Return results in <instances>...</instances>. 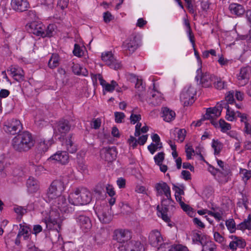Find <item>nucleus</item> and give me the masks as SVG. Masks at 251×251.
<instances>
[{"label": "nucleus", "instance_id": "obj_30", "mask_svg": "<svg viewBox=\"0 0 251 251\" xmlns=\"http://www.w3.org/2000/svg\"><path fill=\"white\" fill-rule=\"evenodd\" d=\"M232 238L233 240L229 243V248L233 251H235L237 248H243L246 246L245 242L242 239L233 236H232Z\"/></svg>", "mask_w": 251, "mask_h": 251}, {"label": "nucleus", "instance_id": "obj_33", "mask_svg": "<svg viewBox=\"0 0 251 251\" xmlns=\"http://www.w3.org/2000/svg\"><path fill=\"white\" fill-rule=\"evenodd\" d=\"M63 146L65 147L67 153H74L77 151L76 146L72 140L71 136L66 139Z\"/></svg>", "mask_w": 251, "mask_h": 251}, {"label": "nucleus", "instance_id": "obj_8", "mask_svg": "<svg viewBox=\"0 0 251 251\" xmlns=\"http://www.w3.org/2000/svg\"><path fill=\"white\" fill-rule=\"evenodd\" d=\"M139 47L137 36L133 34L127 38L123 43L122 48L124 51H128L129 54L134 52Z\"/></svg>", "mask_w": 251, "mask_h": 251}, {"label": "nucleus", "instance_id": "obj_27", "mask_svg": "<svg viewBox=\"0 0 251 251\" xmlns=\"http://www.w3.org/2000/svg\"><path fill=\"white\" fill-rule=\"evenodd\" d=\"M26 187L29 193H36L39 189V182L33 177L30 176L26 181Z\"/></svg>", "mask_w": 251, "mask_h": 251}, {"label": "nucleus", "instance_id": "obj_15", "mask_svg": "<svg viewBox=\"0 0 251 251\" xmlns=\"http://www.w3.org/2000/svg\"><path fill=\"white\" fill-rule=\"evenodd\" d=\"M101 59L106 65L115 70L119 69L121 64L114 59L111 51H107L101 54Z\"/></svg>", "mask_w": 251, "mask_h": 251}, {"label": "nucleus", "instance_id": "obj_36", "mask_svg": "<svg viewBox=\"0 0 251 251\" xmlns=\"http://www.w3.org/2000/svg\"><path fill=\"white\" fill-rule=\"evenodd\" d=\"M206 240V238L204 236L201 235V234L197 232H193L192 233V241L196 244H200L201 245L204 244Z\"/></svg>", "mask_w": 251, "mask_h": 251}, {"label": "nucleus", "instance_id": "obj_53", "mask_svg": "<svg viewBox=\"0 0 251 251\" xmlns=\"http://www.w3.org/2000/svg\"><path fill=\"white\" fill-rule=\"evenodd\" d=\"M73 53L77 57H81L83 55V51L78 44L75 45Z\"/></svg>", "mask_w": 251, "mask_h": 251}, {"label": "nucleus", "instance_id": "obj_43", "mask_svg": "<svg viewBox=\"0 0 251 251\" xmlns=\"http://www.w3.org/2000/svg\"><path fill=\"white\" fill-rule=\"evenodd\" d=\"M51 145V142L48 140L41 141L38 144V149L41 152H46L49 149V147Z\"/></svg>", "mask_w": 251, "mask_h": 251}, {"label": "nucleus", "instance_id": "obj_1", "mask_svg": "<svg viewBox=\"0 0 251 251\" xmlns=\"http://www.w3.org/2000/svg\"><path fill=\"white\" fill-rule=\"evenodd\" d=\"M155 189L157 196L164 195L166 198H163L160 205L157 206V210L161 216L162 219L166 222L169 223L170 219L168 216L169 207L171 210L174 208L175 202L172 200L171 195V189L169 185L165 182L161 181L155 184Z\"/></svg>", "mask_w": 251, "mask_h": 251}, {"label": "nucleus", "instance_id": "obj_12", "mask_svg": "<svg viewBox=\"0 0 251 251\" xmlns=\"http://www.w3.org/2000/svg\"><path fill=\"white\" fill-rule=\"evenodd\" d=\"M198 75L196 76V79L198 80L200 78V82L202 86L205 87H208L211 86L212 82L216 80L215 76L210 75L207 72L201 73V69L200 68L197 70Z\"/></svg>", "mask_w": 251, "mask_h": 251}, {"label": "nucleus", "instance_id": "obj_50", "mask_svg": "<svg viewBox=\"0 0 251 251\" xmlns=\"http://www.w3.org/2000/svg\"><path fill=\"white\" fill-rule=\"evenodd\" d=\"M115 120L117 123H122L123 122L126 116L123 112H115L114 113Z\"/></svg>", "mask_w": 251, "mask_h": 251}, {"label": "nucleus", "instance_id": "obj_45", "mask_svg": "<svg viewBox=\"0 0 251 251\" xmlns=\"http://www.w3.org/2000/svg\"><path fill=\"white\" fill-rule=\"evenodd\" d=\"M239 174L245 182L251 177V171H248L246 169H241Z\"/></svg>", "mask_w": 251, "mask_h": 251}, {"label": "nucleus", "instance_id": "obj_16", "mask_svg": "<svg viewBox=\"0 0 251 251\" xmlns=\"http://www.w3.org/2000/svg\"><path fill=\"white\" fill-rule=\"evenodd\" d=\"M149 241L151 246L157 247L162 246L164 240L160 232L157 229L152 230L149 234Z\"/></svg>", "mask_w": 251, "mask_h": 251}, {"label": "nucleus", "instance_id": "obj_49", "mask_svg": "<svg viewBox=\"0 0 251 251\" xmlns=\"http://www.w3.org/2000/svg\"><path fill=\"white\" fill-rule=\"evenodd\" d=\"M117 86H118L117 82L114 80H112L110 83H108L106 84L104 89L107 92H112L114 90Z\"/></svg>", "mask_w": 251, "mask_h": 251}, {"label": "nucleus", "instance_id": "obj_63", "mask_svg": "<svg viewBox=\"0 0 251 251\" xmlns=\"http://www.w3.org/2000/svg\"><path fill=\"white\" fill-rule=\"evenodd\" d=\"M106 190L107 194L111 197L115 195V192L114 190V188L112 185L108 184L106 187Z\"/></svg>", "mask_w": 251, "mask_h": 251}, {"label": "nucleus", "instance_id": "obj_40", "mask_svg": "<svg viewBox=\"0 0 251 251\" xmlns=\"http://www.w3.org/2000/svg\"><path fill=\"white\" fill-rule=\"evenodd\" d=\"M226 119L229 121H233L237 118V111L235 112L234 110L230 107L229 105L226 108Z\"/></svg>", "mask_w": 251, "mask_h": 251}, {"label": "nucleus", "instance_id": "obj_48", "mask_svg": "<svg viewBox=\"0 0 251 251\" xmlns=\"http://www.w3.org/2000/svg\"><path fill=\"white\" fill-rule=\"evenodd\" d=\"M213 83L214 84V87L219 90L224 89L226 86V84L225 83V81H223L220 79H218L216 77V80H214Z\"/></svg>", "mask_w": 251, "mask_h": 251}, {"label": "nucleus", "instance_id": "obj_38", "mask_svg": "<svg viewBox=\"0 0 251 251\" xmlns=\"http://www.w3.org/2000/svg\"><path fill=\"white\" fill-rule=\"evenodd\" d=\"M72 71L74 74L80 75H82L84 76H86L88 75V72L85 69H83L78 64L73 63V65L72 66Z\"/></svg>", "mask_w": 251, "mask_h": 251}, {"label": "nucleus", "instance_id": "obj_18", "mask_svg": "<svg viewBox=\"0 0 251 251\" xmlns=\"http://www.w3.org/2000/svg\"><path fill=\"white\" fill-rule=\"evenodd\" d=\"M102 158L107 162H112L116 159L117 156L116 149L114 147L104 148L100 151Z\"/></svg>", "mask_w": 251, "mask_h": 251}, {"label": "nucleus", "instance_id": "obj_5", "mask_svg": "<svg viewBox=\"0 0 251 251\" xmlns=\"http://www.w3.org/2000/svg\"><path fill=\"white\" fill-rule=\"evenodd\" d=\"M132 232L128 229H117L113 234V239L118 243L122 244V247L132 239Z\"/></svg>", "mask_w": 251, "mask_h": 251}, {"label": "nucleus", "instance_id": "obj_20", "mask_svg": "<svg viewBox=\"0 0 251 251\" xmlns=\"http://www.w3.org/2000/svg\"><path fill=\"white\" fill-rule=\"evenodd\" d=\"M124 250L125 251H144V246L139 241L131 239L126 244L124 245Z\"/></svg>", "mask_w": 251, "mask_h": 251}, {"label": "nucleus", "instance_id": "obj_26", "mask_svg": "<svg viewBox=\"0 0 251 251\" xmlns=\"http://www.w3.org/2000/svg\"><path fill=\"white\" fill-rule=\"evenodd\" d=\"M50 158L56 160L62 164H65L68 162L69 155L66 151H58L52 155Z\"/></svg>", "mask_w": 251, "mask_h": 251}, {"label": "nucleus", "instance_id": "obj_7", "mask_svg": "<svg viewBox=\"0 0 251 251\" xmlns=\"http://www.w3.org/2000/svg\"><path fill=\"white\" fill-rule=\"evenodd\" d=\"M196 94V90L191 86L184 88L180 96V100L184 106H188L194 101V96Z\"/></svg>", "mask_w": 251, "mask_h": 251}, {"label": "nucleus", "instance_id": "obj_9", "mask_svg": "<svg viewBox=\"0 0 251 251\" xmlns=\"http://www.w3.org/2000/svg\"><path fill=\"white\" fill-rule=\"evenodd\" d=\"M23 129L21 122L15 119L9 120L4 125V130L11 134L14 135L20 132Z\"/></svg>", "mask_w": 251, "mask_h": 251}, {"label": "nucleus", "instance_id": "obj_46", "mask_svg": "<svg viewBox=\"0 0 251 251\" xmlns=\"http://www.w3.org/2000/svg\"><path fill=\"white\" fill-rule=\"evenodd\" d=\"M212 147L214 150V154H218L222 148V144L217 140H213Z\"/></svg>", "mask_w": 251, "mask_h": 251}, {"label": "nucleus", "instance_id": "obj_22", "mask_svg": "<svg viewBox=\"0 0 251 251\" xmlns=\"http://www.w3.org/2000/svg\"><path fill=\"white\" fill-rule=\"evenodd\" d=\"M11 6L15 11L23 12L27 10L29 3L26 0H12Z\"/></svg>", "mask_w": 251, "mask_h": 251}, {"label": "nucleus", "instance_id": "obj_55", "mask_svg": "<svg viewBox=\"0 0 251 251\" xmlns=\"http://www.w3.org/2000/svg\"><path fill=\"white\" fill-rule=\"evenodd\" d=\"M162 148V143L160 144H153L151 143L150 145L148 147V149L150 152L153 154L158 148Z\"/></svg>", "mask_w": 251, "mask_h": 251}, {"label": "nucleus", "instance_id": "obj_19", "mask_svg": "<svg viewBox=\"0 0 251 251\" xmlns=\"http://www.w3.org/2000/svg\"><path fill=\"white\" fill-rule=\"evenodd\" d=\"M19 226V232L15 241V243L17 246H19L21 244L22 235H31V229L29 226L23 223L20 224Z\"/></svg>", "mask_w": 251, "mask_h": 251}, {"label": "nucleus", "instance_id": "obj_31", "mask_svg": "<svg viewBox=\"0 0 251 251\" xmlns=\"http://www.w3.org/2000/svg\"><path fill=\"white\" fill-rule=\"evenodd\" d=\"M162 117L164 121L169 122L174 120L176 117L175 112L168 107L162 108Z\"/></svg>", "mask_w": 251, "mask_h": 251}, {"label": "nucleus", "instance_id": "obj_17", "mask_svg": "<svg viewBox=\"0 0 251 251\" xmlns=\"http://www.w3.org/2000/svg\"><path fill=\"white\" fill-rule=\"evenodd\" d=\"M76 221L80 227L84 232H87L92 227L91 221L89 217L84 215H79L76 217Z\"/></svg>", "mask_w": 251, "mask_h": 251}, {"label": "nucleus", "instance_id": "obj_54", "mask_svg": "<svg viewBox=\"0 0 251 251\" xmlns=\"http://www.w3.org/2000/svg\"><path fill=\"white\" fill-rule=\"evenodd\" d=\"M234 92L229 91L228 94L226 96V100L224 101H226L228 105L229 104L232 105L234 102Z\"/></svg>", "mask_w": 251, "mask_h": 251}, {"label": "nucleus", "instance_id": "obj_6", "mask_svg": "<svg viewBox=\"0 0 251 251\" xmlns=\"http://www.w3.org/2000/svg\"><path fill=\"white\" fill-rule=\"evenodd\" d=\"M111 210V208L106 204L96 207V213L102 223L108 224L111 221L113 216Z\"/></svg>", "mask_w": 251, "mask_h": 251}, {"label": "nucleus", "instance_id": "obj_61", "mask_svg": "<svg viewBox=\"0 0 251 251\" xmlns=\"http://www.w3.org/2000/svg\"><path fill=\"white\" fill-rule=\"evenodd\" d=\"M131 123L132 124H135L137 122L141 119V116L140 114H134L132 113L130 117Z\"/></svg>", "mask_w": 251, "mask_h": 251}, {"label": "nucleus", "instance_id": "obj_25", "mask_svg": "<svg viewBox=\"0 0 251 251\" xmlns=\"http://www.w3.org/2000/svg\"><path fill=\"white\" fill-rule=\"evenodd\" d=\"M60 217L58 212H55L53 210L50 213V216L47 220H45L47 227L49 229H51L52 226L57 224Z\"/></svg>", "mask_w": 251, "mask_h": 251}, {"label": "nucleus", "instance_id": "obj_62", "mask_svg": "<svg viewBox=\"0 0 251 251\" xmlns=\"http://www.w3.org/2000/svg\"><path fill=\"white\" fill-rule=\"evenodd\" d=\"M207 214L209 215L214 217L216 219H217L218 221H220L222 219V214L220 212H212L211 211H207Z\"/></svg>", "mask_w": 251, "mask_h": 251}, {"label": "nucleus", "instance_id": "obj_29", "mask_svg": "<svg viewBox=\"0 0 251 251\" xmlns=\"http://www.w3.org/2000/svg\"><path fill=\"white\" fill-rule=\"evenodd\" d=\"M228 9L231 14L237 16H240L243 14L245 11L243 5L236 3L230 4Z\"/></svg>", "mask_w": 251, "mask_h": 251}, {"label": "nucleus", "instance_id": "obj_35", "mask_svg": "<svg viewBox=\"0 0 251 251\" xmlns=\"http://www.w3.org/2000/svg\"><path fill=\"white\" fill-rule=\"evenodd\" d=\"M186 131L183 129H176L171 133V136L172 135L176 136V138H174V140H176L180 142H182L185 137Z\"/></svg>", "mask_w": 251, "mask_h": 251}, {"label": "nucleus", "instance_id": "obj_2", "mask_svg": "<svg viewBox=\"0 0 251 251\" xmlns=\"http://www.w3.org/2000/svg\"><path fill=\"white\" fill-rule=\"evenodd\" d=\"M35 140L32 134L28 131L18 134L12 140V147L17 152H27L34 146Z\"/></svg>", "mask_w": 251, "mask_h": 251}, {"label": "nucleus", "instance_id": "obj_21", "mask_svg": "<svg viewBox=\"0 0 251 251\" xmlns=\"http://www.w3.org/2000/svg\"><path fill=\"white\" fill-rule=\"evenodd\" d=\"M7 72H10L15 80L21 82L24 80V73L23 70L16 66H11L7 70Z\"/></svg>", "mask_w": 251, "mask_h": 251}, {"label": "nucleus", "instance_id": "obj_32", "mask_svg": "<svg viewBox=\"0 0 251 251\" xmlns=\"http://www.w3.org/2000/svg\"><path fill=\"white\" fill-rule=\"evenodd\" d=\"M157 251H187L186 247L180 245L175 246L166 247L165 244L158 248Z\"/></svg>", "mask_w": 251, "mask_h": 251}, {"label": "nucleus", "instance_id": "obj_14", "mask_svg": "<svg viewBox=\"0 0 251 251\" xmlns=\"http://www.w3.org/2000/svg\"><path fill=\"white\" fill-rule=\"evenodd\" d=\"M45 28V26L42 23L36 21L33 22L26 26V29L29 33L41 37H42L43 30Z\"/></svg>", "mask_w": 251, "mask_h": 251}, {"label": "nucleus", "instance_id": "obj_41", "mask_svg": "<svg viewBox=\"0 0 251 251\" xmlns=\"http://www.w3.org/2000/svg\"><path fill=\"white\" fill-rule=\"evenodd\" d=\"M59 65V56L56 54H52L48 62V66L51 69L56 68Z\"/></svg>", "mask_w": 251, "mask_h": 251}, {"label": "nucleus", "instance_id": "obj_59", "mask_svg": "<svg viewBox=\"0 0 251 251\" xmlns=\"http://www.w3.org/2000/svg\"><path fill=\"white\" fill-rule=\"evenodd\" d=\"M214 238L217 242L224 244V238L219 232H215L214 233Z\"/></svg>", "mask_w": 251, "mask_h": 251}, {"label": "nucleus", "instance_id": "obj_39", "mask_svg": "<svg viewBox=\"0 0 251 251\" xmlns=\"http://www.w3.org/2000/svg\"><path fill=\"white\" fill-rule=\"evenodd\" d=\"M201 246H202V251H216V245L212 241L206 240Z\"/></svg>", "mask_w": 251, "mask_h": 251}, {"label": "nucleus", "instance_id": "obj_60", "mask_svg": "<svg viewBox=\"0 0 251 251\" xmlns=\"http://www.w3.org/2000/svg\"><path fill=\"white\" fill-rule=\"evenodd\" d=\"M113 19L114 17L112 15L110 12L107 11L103 13V20L105 23H109Z\"/></svg>", "mask_w": 251, "mask_h": 251}, {"label": "nucleus", "instance_id": "obj_47", "mask_svg": "<svg viewBox=\"0 0 251 251\" xmlns=\"http://www.w3.org/2000/svg\"><path fill=\"white\" fill-rule=\"evenodd\" d=\"M219 125L221 128V131L223 132H226L231 128L230 125L222 119L220 120Z\"/></svg>", "mask_w": 251, "mask_h": 251}, {"label": "nucleus", "instance_id": "obj_56", "mask_svg": "<svg viewBox=\"0 0 251 251\" xmlns=\"http://www.w3.org/2000/svg\"><path fill=\"white\" fill-rule=\"evenodd\" d=\"M210 114H214L216 117H219L221 115L220 113L218 114V111L216 109V107L209 108L207 109L206 115L207 118H209Z\"/></svg>", "mask_w": 251, "mask_h": 251}, {"label": "nucleus", "instance_id": "obj_28", "mask_svg": "<svg viewBox=\"0 0 251 251\" xmlns=\"http://www.w3.org/2000/svg\"><path fill=\"white\" fill-rule=\"evenodd\" d=\"M128 79L131 82L136 81L135 87L138 91L139 96H140V93L145 90V87L143 85L142 79H139L137 76L132 74L128 75Z\"/></svg>", "mask_w": 251, "mask_h": 251}, {"label": "nucleus", "instance_id": "obj_23", "mask_svg": "<svg viewBox=\"0 0 251 251\" xmlns=\"http://www.w3.org/2000/svg\"><path fill=\"white\" fill-rule=\"evenodd\" d=\"M212 169V173L213 175H217L218 176L223 177L221 181L227 182L228 181V175L230 174V170L228 166L225 165L224 167H221L220 169H215L214 167H210Z\"/></svg>", "mask_w": 251, "mask_h": 251}, {"label": "nucleus", "instance_id": "obj_58", "mask_svg": "<svg viewBox=\"0 0 251 251\" xmlns=\"http://www.w3.org/2000/svg\"><path fill=\"white\" fill-rule=\"evenodd\" d=\"M180 205L183 210L187 213L188 214L190 215L193 213L192 208L189 205L185 204L184 202H181Z\"/></svg>", "mask_w": 251, "mask_h": 251}, {"label": "nucleus", "instance_id": "obj_13", "mask_svg": "<svg viewBox=\"0 0 251 251\" xmlns=\"http://www.w3.org/2000/svg\"><path fill=\"white\" fill-rule=\"evenodd\" d=\"M251 75V67L246 66L241 68L240 73L237 75L239 85L243 86L249 81Z\"/></svg>", "mask_w": 251, "mask_h": 251}, {"label": "nucleus", "instance_id": "obj_44", "mask_svg": "<svg viewBox=\"0 0 251 251\" xmlns=\"http://www.w3.org/2000/svg\"><path fill=\"white\" fill-rule=\"evenodd\" d=\"M226 226L231 233L234 232L236 229H237L235 222L233 219H229L226 220Z\"/></svg>", "mask_w": 251, "mask_h": 251}, {"label": "nucleus", "instance_id": "obj_64", "mask_svg": "<svg viewBox=\"0 0 251 251\" xmlns=\"http://www.w3.org/2000/svg\"><path fill=\"white\" fill-rule=\"evenodd\" d=\"M26 246L27 248L26 251H40L39 249L35 246L32 242H29Z\"/></svg>", "mask_w": 251, "mask_h": 251}, {"label": "nucleus", "instance_id": "obj_52", "mask_svg": "<svg viewBox=\"0 0 251 251\" xmlns=\"http://www.w3.org/2000/svg\"><path fill=\"white\" fill-rule=\"evenodd\" d=\"M164 155L165 154L163 152H160L158 153L154 157V159L155 163L157 165H159L162 163V161L164 159Z\"/></svg>", "mask_w": 251, "mask_h": 251}, {"label": "nucleus", "instance_id": "obj_57", "mask_svg": "<svg viewBox=\"0 0 251 251\" xmlns=\"http://www.w3.org/2000/svg\"><path fill=\"white\" fill-rule=\"evenodd\" d=\"M101 119L100 118L94 119L91 123L92 127L94 129H99L101 126Z\"/></svg>", "mask_w": 251, "mask_h": 251}, {"label": "nucleus", "instance_id": "obj_10", "mask_svg": "<svg viewBox=\"0 0 251 251\" xmlns=\"http://www.w3.org/2000/svg\"><path fill=\"white\" fill-rule=\"evenodd\" d=\"M52 202L54 209L57 208L61 212L69 213L73 211L72 207H69L67 203L66 199L63 196H59L54 199Z\"/></svg>", "mask_w": 251, "mask_h": 251}, {"label": "nucleus", "instance_id": "obj_51", "mask_svg": "<svg viewBox=\"0 0 251 251\" xmlns=\"http://www.w3.org/2000/svg\"><path fill=\"white\" fill-rule=\"evenodd\" d=\"M228 104L226 101L222 100L220 102L218 103L215 106L216 109L218 111V114H221V112L223 108L226 109Z\"/></svg>", "mask_w": 251, "mask_h": 251}, {"label": "nucleus", "instance_id": "obj_4", "mask_svg": "<svg viewBox=\"0 0 251 251\" xmlns=\"http://www.w3.org/2000/svg\"><path fill=\"white\" fill-rule=\"evenodd\" d=\"M66 184L67 181L64 178L55 179L51 182L47 193L50 201L61 196L65 189Z\"/></svg>", "mask_w": 251, "mask_h": 251}, {"label": "nucleus", "instance_id": "obj_11", "mask_svg": "<svg viewBox=\"0 0 251 251\" xmlns=\"http://www.w3.org/2000/svg\"><path fill=\"white\" fill-rule=\"evenodd\" d=\"M71 125L67 120L62 119L58 122L54 128V133L56 136L60 135L64 137L70 131Z\"/></svg>", "mask_w": 251, "mask_h": 251}, {"label": "nucleus", "instance_id": "obj_37", "mask_svg": "<svg viewBox=\"0 0 251 251\" xmlns=\"http://www.w3.org/2000/svg\"><path fill=\"white\" fill-rule=\"evenodd\" d=\"M151 99V103L154 106L158 105L162 102V98L160 94L158 92L154 91L152 93Z\"/></svg>", "mask_w": 251, "mask_h": 251}, {"label": "nucleus", "instance_id": "obj_42", "mask_svg": "<svg viewBox=\"0 0 251 251\" xmlns=\"http://www.w3.org/2000/svg\"><path fill=\"white\" fill-rule=\"evenodd\" d=\"M55 29V25L53 24L49 25L45 30H43L42 37H50L53 35V32Z\"/></svg>", "mask_w": 251, "mask_h": 251}, {"label": "nucleus", "instance_id": "obj_3", "mask_svg": "<svg viewBox=\"0 0 251 251\" xmlns=\"http://www.w3.org/2000/svg\"><path fill=\"white\" fill-rule=\"evenodd\" d=\"M92 195L86 188H76L69 196V201L72 204L79 205L89 203L92 200Z\"/></svg>", "mask_w": 251, "mask_h": 251}, {"label": "nucleus", "instance_id": "obj_34", "mask_svg": "<svg viewBox=\"0 0 251 251\" xmlns=\"http://www.w3.org/2000/svg\"><path fill=\"white\" fill-rule=\"evenodd\" d=\"M238 229L244 230L245 229L251 230V215L249 214L248 218L237 226Z\"/></svg>", "mask_w": 251, "mask_h": 251}, {"label": "nucleus", "instance_id": "obj_24", "mask_svg": "<svg viewBox=\"0 0 251 251\" xmlns=\"http://www.w3.org/2000/svg\"><path fill=\"white\" fill-rule=\"evenodd\" d=\"M241 198L238 199L237 203V209L241 211H246L248 209V198L246 192L244 190L240 192Z\"/></svg>", "mask_w": 251, "mask_h": 251}]
</instances>
